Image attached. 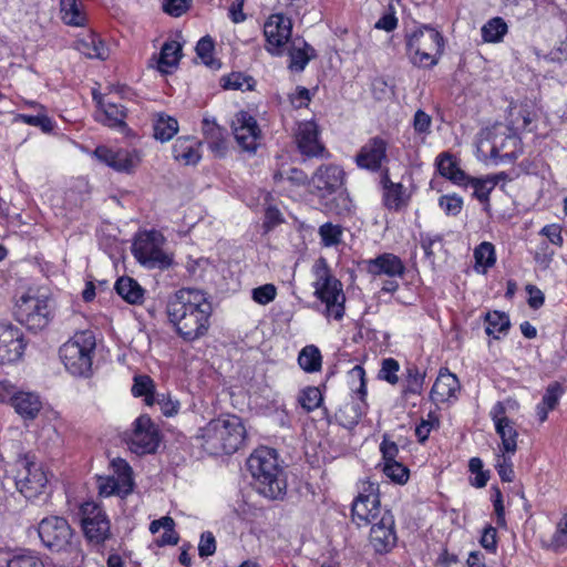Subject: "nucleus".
I'll list each match as a JSON object with an SVG mask.
<instances>
[{
    "mask_svg": "<svg viewBox=\"0 0 567 567\" xmlns=\"http://www.w3.org/2000/svg\"><path fill=\"white\" fill-rule=\"evenodd\" d=\"M212 312L206 293L196 288L177 290L166 306L169 322L185 341H194L207 332Z\"/></svg>",
    "mask_w": 567,
    "mask_h": 567,
    "instance_id": "nucleus-1",
    "label": "nucleus"
},
{
    "mask_svg": "<svg viewBox=\"0 0 567 567\" xmlns=\"http://www.w3.org/2000/svg\"><path fill=\"white\" fill-rule=\"evenodd\" d=\"M291 32L290 18L281 13L271 14L264 24L267 50L275 55L287 54L288 69L302 72L316 52L302 38L292 37Z\"/></svg>",
    "mask_w": 567,
    "mask_h": 567,
    "instance_id": "nucleus-2",
    "label": "nucleus"
},
{
    "mask_svg": "<svg viewBox=\"0 0 567 567\" xmlns=\"http://www.w3.org/2000/svg\"><path fill=\"white\" fill-rule=\"evenodd\" d=\"M250 475L255 491L270 501H282L287 494V476L276 450L260 446L250 454Z\"/></svg>",
    "mask_w": 567,
    "mask_h": 567,
    "instance_id": "nucleus-3",
    "label": "nucleus"
},
{
    "mask_svg": "<svg viewBox=\"0 0 567 567\" xmlns=\"http://www.w3.org/2000/svg\"><path fill=\"white\" fill-rule=\"evenodd\" d=\"M519 153L520 141L507 125L496 123L477 135L476 155L480 161L513 162Z\"/></svg>",
    "mask_w": 567,
    "mask_h": 567,
    "instance_id": "nucleus-4",
    "label": "nucleus"
},
{
    "mask_svg": "<svg viewBox=\"0 0 567 567\" xmlns=\"http://www.w3.org/2000/svg\"><path fill=\"white\" fill-rule=\"evenodd\" d=\"M245 434V426L238 416L219 417L202 430V446L212 455L231 454L243 444Z\"/></svg>",
    "mask_w": 567,
    "mask_h": 567,
    "instance_id": "nucleus-5",
    "label": "nucleus"
},
{
    "mask_svg": "<svg viewBox=\"0 0 567 567\" xmlns=\"http://www.w3.org/2000/svg\"><path fill=\"white\" fill-rule=\"evenodd\" d=\"M95 339L91 331L75 333L60 348V359L65 369L75 377H90Z\"/></svg>",
    "mask_w": 567,
    "mask_h": 567,
    "instance_id": "nucleus-6",
    "label": "nucleus"
},
{
    "mask_svg": "<svg viewBox=\"0 0 567 567\" xmlns=\"http://www.w3.org/2000/svg\"><path fill=\"white\" fill-rule=\"evenodd\" d=\"M53 309L54 306L49 296L30 289L18 299L14 316L29 330L39 331L52 320Z\"/></svg>",
    "mask_w": 567,
    "mask_h": 567,
    "instance_id": "nucleus-7",
    "label": "nucleus"
},
{
    "mask_svg": "<svg viewBox=\"0 0 567 567\" xmlns=\"http://www.w3.org/2000/svg\"><path fill=\"white\" fill-rule=\"evenodd\" d=\"M313 274L315 295L326 303L327 316L336 320L342 319L344 315L342 285L330 274L326 259L320 258L315 262Z\"/></svg>",
    "mask_w": 567,
    "mask_h": 567,
    "instance_id": "nucleus-8",
    "label": "nucleus"
},
{
    "mask_svg": "<svg viewBox=\"0 0 567 567\" xmlns=\"http://www.w3.org/2000/svg\"><path fill=\"white\" fill-rule=\"evenodd\" d=\"M406 47L414 65L431 68L437 63L443 52L444 40L435 29L423 27L409 35Z\"/></svg>",
    "mask_w": 567,
    "mask_h": 567,
    "instance_id": "nucleus-9",
    "label": "nucleus"
},
{
    "mask_svg": "<svg viewBox=\"0 0 567 567\" xmlns=\"http://www.w3.org/2000/svg\"><path fill=\"white\" fill-rule=\"evenodd\" d=\"M162 241V235L155 230L141 234L132 246L134 257L148 268H168L172 259L163 251Z\"/></svg>",
    "mask_w": 567,
    "mask_h": 567,
    "instance_id": "nucleus-10",
    "label": "nucleus"
},
{
    "mask_svg": "<svg viewBox=\"0 0 567 567\" xmlns=\"http://www.w3.org/2000/svg\"><path fill=\"white\" fill-rule=\"evenodd\" d=\"M124 441L130 451L137 455L155 453L159 444V431L152 419L143 414L134 421L131 432L124 433Z\"/></svg>",
    "mask_w": 567,
    "mask_h": 567,
    "instance_id": "nucleus-11",
    "label": "nucleus"
},
{
    "mask_svg": "<svg viewBox=\"0 0 567 567\" xmlns=\"http://www.w3.org/2000/svg\"><path fill=\"white\" fill-rule=\"evenodd\" d=\"M81 525L85 538L93 545H102L111 537V523L105 511L94 502H86L80 508Z\"/></svg>",
    "mask_w": 567,
    "mask_h": 567,
    "instance_id": "nucleus-12",
    "label": "nucleus"
},
{
    "mask_svg": "<svg viewBox=\"0 0 567 567\" xmlns=\"http://www.w3.org/2000/svg\"><path fill=\"white\" fill-rule=\"evenodd\" d=\"M17 475L14 482L18 491L25 498H34L41 494L48 483V477L42 467L29 456L16 462Z\"/></svg>",
    "mask_w": 567,
    "mask_h": 567,
    "instance_id": "nucleus-13",
    "label": "nucleus"
},
{
    "mask_svg": "<svg viewBox=\"0 0 567 567\" xmlns=\"http://www.w3.org/2000/svg\"><path fill=\"white\" fill-rule=\"evenodd\" d=\"M42 544L52 551L65 550L73 537V530L68 520L60 516L43 518L38 527Z\"/></svg>",
    "mask_w": 567,
    "mask_h": 567,
    "instance_id": "nucleus-14",
    "label": "nucleus"
},
{
    "mask_svg": "<svg viewBox=\"0 0 567 567\" xmlns=\"http://www.w3.org/2000/svg\"><path fill=\"white\" fill-rule=\"evenodd\" d=\"M385 509L381 508L378 486L364 483L352 504V519L359 526H368L378 520Z\"/></svg>",
    "mask_w": 567,
    "mask_h": 567,
    "instance_id": "nucleus-15",
    "label": "nucleus"
},
{
    "mask_svg": "<svg viewBox=\"0 0 567 567\" xmlns=\"http://www.w3.org/2000/svg\"><path fill=\"white\" fill-rule=\"evenodd\" d=\"M346 173L336 164L320 165L310 178V185L319 199H326L344 186Z\"/></svg>",
    "mask_w": 567,
    "mask_h": 567,
    "instance_id": "nucleus-16",
    "label": "nucleus"
},
{
    "mask_svg": "<svg viewBox=\"0 0 567 567\" xmlns=\"http://www.w3.org/2000/svg\"><path fill=\"white\" fill-rule=\"evenodd\" d=\"M25 349L23 333L10 322H0V364L19 361Z\"/></svg>",
    "mask_w": 567,
    "mask_h": 567,
    "instance_id": "nucleus-17",
    "label": "nucleus"
},
{
    "mask_svg": "<svg viewBox=\"0 0 567 567\" xmlns=\"http://www.w3.org/2000/svg\"><path fill=\"white\" fill-rule=\"evenodd\" d=\"M296 143L298 151L306 157L328 158L330 156L319 140V128L313 121L299 123L296 132Z\"/></svg>",
    "mask_w": 567,
    "mask_h": 567,
    "instance_id": "nucleus-18",
    "label": "nucleus"
},
{
    "mask_svg": "<svg viewBox=\"0 0 567 567\" xmlns=\"http://www.w3.org/2000/svg\"><path fill=\"white\" fill-rule=\"evenodd\" d=\"M369 542L377 553H388L396 543L394 517L390 511H384L382 516L370 524Z\"/></svg>",
    "mask_w": 567,
    "mask_h": 567,
    "instance_id": "nucleus-19",
    "label": "nucleus"
},
{
    "mask_svg": "<svg viewBox=\"0 0 567 567\" xmlns=\"http://www.w3.org/2000/svg\"><path fill=\"white\" fill-rule=\"evenodd\" d=\"M113 465L117 468L118 475L100 477L99 494L106 497L114 494L126 496L133 491L132 468L123 460L113 462Z\"/></svg>",
    "mask_w": 567,
    "mask_h": 567,
    "instance_id": "nucleus-20",
    "label": "nucleus"
},
{
    "mask_svg": "<svg viewBox=\"0 0 567 567\" xmlns=\"http://www.w3.org/2000/svg\"><path fill=\"white\" fill-rule=\"evenodd\" d=\"M388 142L380 136H374L360 148L355 156V163L360 168L377 172L386 161Z\"/></svg>",
    "mask_w": 567,
    "mask_h": 567,
    "instance_id": "nucleus-21",
    "label": "nucleus"
},
{
    "mask_svg": "<svg viewBox=\"0 0 567 567\" xmlns=\"http://www.w3.org/2000/svg\"><path fill=\"white\" fill-rule=\"evenodd\" d=\"M94 156L117 172L130 173L136 166L134 155L127 150L113 151L106 146H97Z\"/></svg>",
    "mask_w": 567,
    "mask_h": 567,
    "instance_id": "nucleus-22",
    "label": "nucleus"
},
{
    "mask_svg": "<svg viewBox=\"0 0 567 567\" xmlns=\"http://www.w3.org/2000/svg\"><path fill=\"white\" fill-rule=\"evenodd\" d=\"M365 270L372 276L402 277L405 271L403 261L395 255L384 252L364 261Z\"/></svg>",
    "mask_w": 567,
    "mask_h": 567,
    "instance_id": "nucleus-23",
    "label": "nucleus"
},
{
    "mask_svg": "<svg viewBox=\"0 0 567 567\" xmlns=\"http://www.w3.org/2000/svg\"><path fill=\"white\" fill-rule=\"evenodd\" d=\"M460 381L449 370H441L430 392V399L435 403H445L456 396Z\"/></svg>",
    "mask_w": 567,
    "mask_h": 567,
    "instance_id": "nucleus-24",
    "label": "nucleus"
},
{
    "mask_svg": "<svg viewBox=\"0 0 567 567\" xmlns=\"http://www.w3.org/2000/svg\"><path fill=\"white\" fill-rule=\"evenodd\" d=\"M537 117L535 105L530 102L512 103L508 109V122L513 131L529 130Z\"/></svg>",
    "mask_w": 567,
    "mask_h": 567,
    "instance_id": "nucleus-25",
    "label": "nucleus"
},
{
    "mask_svg": "<svg viewBox=\"0 0 567 567\" xmlns=\"http://www.w3.org/2000/svg\"><path fill=\"white\" fill-rule=\"evenodd\" d=\"M203 133L209 150L218 157H223L227 151L226 130L219 126L215 120H203Z\"/></svg>",
    "mask_w": 567,
    "mask_h": 567,
    "instance_id": "nucleus-26",
    "label": "nucleus"
},
{
    "mask_svg": "<svg viewBox=\"0 0 567 567\" xmlns=\"http://www.w3.org/2000/svg\"><path fill=\"white\" fill-rule=\"evenodd\" d=\"M383 203L388 209L400 210L408 204V196L401 183H393L388 173L382 176Z\"/></svg>",
    "mask_w": 567,
    "mask_h": 567,
    "instance_id": "nucleus-27",
    "label": "nucleus"
},
{
    "mask_svg": "<svg viewBox=\"0 0 567 567\" xmlns=\"http://www.w3.org/2000/svg\"><path fill=\"white\" fill-rule=\"evenodd\" d=\"M200 142L190 137H178L173 145V156L185 165H195L200 159Z\"/></svg>",
    "mask_w": 567,
    "mask_h": 567,
    "instance_id": "nucleus-28",
    "label": "nucleus"
},
{
    "mask_svg": "<svg viewBox=\"0 0 567 567\" xmlns=\"http://www.w3.org/2000/svg\"><path fill=\"white\" fill-rule=\"evenodd\" d=\"M11 404L16 412L24 419L33 420L40 412V398L31 392H19L12 395Z\"/></svg>",
    "mask_w": 567,
    "mask_h": 567,
    "instance_id": "nucleus-29",
    "label": "nucleus"
},
{
    "mask_svg": "<svg viewBox=\"0 0 567 567\" xmlns=\"http://www.w3.org/2000/svg\"><path fill=\"white\" fill-rule=\"evenodd\" d=\"M439 173L456 185L466 186L470 177L458 167L456 159L449 153H442L436 158Z\"/></svg>",
    "mask_w": 567,
    "mask_h": 567,
    "instance_id": "nucleus-30",
    "label": "nucleus"
},
{
    "mask_svg": "<svg viewBox=\"0 0 567 567\" xmlns=\"http://www.w3.org/2000/svg\"><path fill=\"white\" fill-rule=\"evenodd\" d=\"M114 288L117 295L131 305H141L144 301L145 290L135 279L128 276L120 277Z\"/></svg>",
    "mask_w": 567,
    "mask_h": 567,
    "instance_id": "nucleus-31",
    "label": "nucleus"
},
{
    "mask_svg": "<svg viewBox=\"0 0 567 567\" xmlns=\"http://www.w3.org/2000/svg\"><path fill=\"white\" fill-rule=\"evenodd\" d=\"M264 219L261 224L262 233L266 235L277 226L285 223V217L280 209L275 204V199L270 193H265L262 196Z\"/></svg>",
    "mask_w": 567,
    "mask_h": 567,
    "instance_id": "nucleus-32",
    "label": "nucleus"
},
{
    "mask_svg": "<svg viewBox=\"0 0 567 567\" xmlns=\"http://www.w3.org/2000/svg\"><path fill=\"white\" fill-rule=\"evenodd\" d=\"M104 125L112 128L123 130L126 127V111L122 105L109 102L106 103L96 117Z\"/></svg>",
    "mask_w": 567,
    "mask_h": 567,
    "instance_id": "nucleus-33",
    "label": "nucleus"
},
{
    "mask_svg": "<svg viewBox=\"0 0 567 567\" xmlns=\"http://www.w3.org/2000/svg\"><path fill=\"white\" fill-rule=\"evenodd\" d=\"M76 49L90 59L96 58L104 60L107 56L106 45L95 33H90L86 38L79 40Z\"/></svg>",
    "mask_w": 567,
    "mask_h": 567,
    "instance_id": "nucleus-34",
    "label": "nucleus"
},
{
    "mask_svg": "<svg viewBox=\"0 0 567 567\" xmlns=\"http://www.w3.org/2000/svg\"><path fill=\"white\" fill-rule=\"evenodd\" d=\"M154 137L161 142L172 140L178 132V122L176 118L164 113H158L153 123Z\"/></svg>",
    "mask_w": 567,
    "mask_h": 567,
    "instance_id": "nucleus-35",
    "label": "nucleus"
},
{
    "mask_svg": "<svg viewBox=\"0 0 567 567\" xmlns=\"http://www.w3.org/2000/svg\"><path fill=\"white\" fill-rule=\"evenodd\" d=\"M182 56V47L176 41L165 42L162 47L157 68L162 73H168L169 68H175Z\"/></svg>",
    "mask_w": 567,
    "mask_h": 567,
    "instance_id": "nucleus-36",
    "label": "nucleus"
},
{
    "mask_svg": "<svg viewBox=\"0 0 567 567\" xmlns=\"http://www.w3.org/2000/svg\"><path fill=\"white\" fill-rule=\"evenodd\" d=\"M320 200L329 213L336 215H346L350 213L352 207V200L343 187L332 196Z\"/></svg>",
    "mask_w": 567,
    "mask_h": 567,
    "instance_id": "nucleus-37",
    "label": "nucleus"
},
{
    "mask_svg": "<svg viewBox=\"0 0 567 567\" xmlns=\"http://www.w3.org/2000/svg\"><path fill=\"white\" fill-rule=\"evenodd\" d=\"M132 393L136 398L143 396L146 405H153L155 402V383L147 374L135 375Z\"/></svg>",
    "mask_w": 567,
    "mask_h": 567,
    "instance_id": "nucleus-38",
    "label": "nucleus"
},
{
    "mask_svg": "<svg viewBox=\"0 0 567 567\" xmlns=\"http://www.w3.org/2000/svg\"><path fill=\"white\" fill-rule=\"evenodd\" d=\"M475 269L478 272H486V270L494 266L496 261L494 245L488 241L481 243L474 249Z\"/></svg>",
    "mask_w": 567,
    "mask_h": 567,
    "instance_id": "nucleus-39",
    "label": "nucleus"
},
{
    "mask_svg": "<svg viewBox=\"0 0 567 567\" xmlns=\"http://www.w3.org/2000/svg\"><path fill=\"white\" fill-rule=\"evenodd\" d=\"M79 0H60L61 19L64 23L74 27H82L85 23V16L80 10Z\"/></svg>",
    "mask_w": 567,
    "mask_h": 567,
    "instance_id": "nucleus-40",
    "label": "nucleus"
},
{
    "mask_svg": "<svg viewBox=\"0 0 567 567\" xmlns=\"http://www.w3.org/2000/svg\"><path fill=\"white\" fill-rule=\"evenodd\" d=\"M502 177L503 174L489 175L485 178L470 177L467 185H471L474 188V195L480 202L486 203L488 202L491 192L495 188Z\"/></svg>",
    "mask_w": 567,
    "mask_h": 567,
    "instance_id": "nucleus-41",
    "label": "nucleus"
},
{
    "mask_svg": "<svg viewBox=\"0 0 567 567\" xmlns=\"http://www.w3.org/2000/svg\"><path fill=\"white\" fill-rule=\"evenodd\" d=\"M508 27L503 18L495 17L489 19L482 27V38L485 42L488 43H497L503 40L504 35L507 33Z\"/></svg>",
    "mask_w": 567,
    "mask_h": 567,
    "instance_id": "nucleus-42",
    "label": "nucleus"
},
{
    "mask_svg": "<svg viewBox=\"0 0 567 567\" xmlns=\"http://www.w3.org/2000/svg\"><path fill=\"white\" fill-rule=\"evenodd\" d=\"M486 328L485 332L488 336H493L495 339H499L498 334H506L509 327V318L506 313L499 311L488 312L486 315Z\"/></svg>",
    "mask_w": 567,
    "mask_h": 567,
    "instance_id": "nucleus-43",
    "label": "nucleus"
},
{
    "mask_svg": "<svg viewBox=\"0 0 567 567\" xmlns=\"http://www.w3.org/2000/svg\"><path fill=\"white\" fill-rule=\"evenodd\" d=\"M495 431L502 440V451L507 454H514L517 450L518 436V433L514 427V422L509 420L502 424H497V426H495Z\"/></svg>",
    "mask_w": 567,
    "mask_h": 567,
    "instance_id": "nucleus-44",
    "label": "nucleus"
},
{
    "mask_svg": "<svg viewBox=\"0 0 567 567\" xmlns=\"http://www.w3.org/2000/svg\"><path fill=\"white\" fill-rule=\"evenodd\" d=\"M300 368L307 372H316L321 368V353L315 346L305 347L298 357Z\"/></svg>",
    "mask_w": 567,
    "mask_h": 567,
    "instance_id": "nucleus-45",
    "label": "nucleus"
},
{
    "mask_svg": "<svg viewBox=\"0 0 567 567\" xmlns=\"http://www.w3.org/2000/svg\"><path fill=\"white\" fill-rule=\"evenodd\" d=\"M214 49V40L209 35H205L197 42L195 50L205 65L218 70L221 63L219 60L213 58Z\"/></svg>",
    "mask_w": 567,
    "mask_h": 567,
    "instance_id": "nucleus-46",
    "label": "nucleus"
},
{
    "mask_svg": "<svg viewBox=\"0 0 567 567\" xmlns=\"http://www.w3.org/2000/svg\"><path fill=\"white\" fill-rule=\"evenodd\" d=\"M334 417L341 426L351 429L358 424L361 412L354 402H347L336 412Z\"/></svg>",
    "mask_w": 567,
    "mask_h": 567,
    "instance_id": "nucleus-47",
    "label": "nucleus"
},
{
    "mask_svg": "<svg viewBox=\"0 0 567 567\" xmlns=\"http://www.w3.org/2000/svg\"><path fill=\"white\" fill-rule=\"evenodd\" d=\"M230 126L238 145L244 151H248V144L246 142L248 132V113L244 110L239 111L231 121Z\"/></svg>",
    "mask_w": 567,
    "mask_h": 567,
    "instance_id": "nucleus-48",
    "label": "nucleus"
},
{
    "mask_svg": "<svg viewBox=\"0 0 567 567\" xmlns=\"http://www.w3.org/2000/svg\"><path fill=\"white\" fill-rule=\"evenodd\" d=\"M322 394L317 386H308L301 391L298 402L307 412H311L319 408L322 403Z\"/></svg>",
    "mask_w": 567,
    "mask_h": 567,
    "instance_id": "nucleus-49",
    "label": "nucleus"
},
{
    "mask_svg": "<svg viewBox=\"0 0 567 567\" xmlns=\"http://www.w3.org/2000/svg\"><path fill=\"white\" fill-rule=\"evenodd\" d=\"M425 380V373H422L417 368L411 367L406 369V385L404 393L421 394Z\"/></svg>",
    "mask_w": 567,
    "mask_h": 567,
    "instance_id": "nucleus-50",
    "label": "nucleus"
},
{
    "mask_svg": "<svg viewBox=\"0 0 567 567\" xmlns=\"http://www.w3.org/2000/svg\"><path fill=\"white\" fill-rule=\"evenodd\" d=\"M7 567H44V565L33 551L22 550L8 560Z\"/></svg>",
    "mask_w": 567,
    "mask_h": 567,
    "instance_id": "nucleus-51",
    "label": "nucleus"
},
{
    "mask_svg": "<svg viewBox=\"0 0 567 567\" xmlns=\"http://www.w3.org/2000/svg\"><path fill=\"white\" fill-rule=\"evenodd\" d=\"M319 235L323 246L331 247L338 245L341 241L342 229L339 225L326 223L320 226Z\"/></svg>",
    "mask_w": 567,
    "mask_h": 567,
    "instance_id": "nucleus-52",
    "label": "nucleus"
},
{
    "mask_svg": "<svg viewBox=\"0 0 567 567\" xmlns=\"http://www.w3.org/2000/svg\"><path fill=\"white\" fill-rule=\"evenodd\" d=\"M277 297V287L274 284H265L251 291V298L255 302L266 306L272 302Z\"/></svg>",
    "mask_w": 567,
    "mask_h": 567,
    "instance_id": "nucleus-53",
    "label": "nucleus"
},
{
    "mask_svg": "<svg viewBox=\"0 0 567 567\" xmlns=\"http://www.w3.org/2000/svg\"><path fill=\"white\" fill-rule=\"evenodd\" d=\"M383 472L393 482L399 484H404L409 480L408 468L399 462L385 463Z\"/></svg>",
    "mask_w": 567,
    "mask_h": 567,
    "instance_id": "nucleus-54",
    "label": "nucleus"
},
{
    "mask_svg": "<svg viewBox=\"0 0 567 567\" xmlns=\"http://www.w3.org/2000/svg\"><path fill=\"white\" fill-rule=\"evenodd\" d=\"M439 205L446 215L457 216L463 208V199L457 195H443L439 199Z\"/></svg>",
    "mask_w": 567,
    "mask_h": 567,
    "instance_id": "nucleus-55",
    "label": "nucleus"
},
{
    "mask_svg": "<svg viewBox=\"0 0 567 567\" xmlns=\"http://www.w3.org/2000/svg\"><path fill=\"white\" fill-rule=\"evenodd\" d=\"M550 547L555 550L567 548V515L558 522Z\"/></svg>",
    "mask_w": 567,
    "mask_h": 567,
    "instance_id": "nucleus-56",
    "label": "nucleus"
},
{
    "mask_svg": "<svg viewBox=\"0 0 567 567\" xmlns=\"http://www.w3.org/2000/svg\"><path fill=\"white\" fill-rule=\"evenodd\" d=\"M192 0H163L162 9L171 17L183 16L190 7Z\"/></svg>",
    "mask_w": 567,
    "mask_h": 567,
    "instance_id": "nucleus-57",
    "label": "nucleus"
},
{
    "mask_svg": "<svg viewBox=\"0 0 567 567\" xmlns=\"http://www.w3.org/2000/svg\"><path fill=\"white\" fill-rule=\"evenodd\" d=\"M496 470L503 482L509 483L514 481L515 473L511 456H506L504 452L497 455Z\"/></svg>",
    "mask_w": 567,
    "mask_h": 567,
    "instance_id": "nucleus-58",
    "label": "nucleus"
},
{
    "mask_svg": "<svg viewBox=\"0 0 567 567\" xmlns=\"http://www.w3.org/2000/svg\"><path fill=\"white\" fill-rule=\"evenodd\" d=\"M399 363L396 360L389 358L384 359L382 362L381 370L379 372V377L382 380H385L390 384H396L399 381L398 378Z\"/></svg>",
    "mask_w": 567,
    "mask_h": 567,
    "instance_id": "nucleus-59",
    "label": "nucleus"
},
{
    "mask_svg": "<svg viewBox=\"0 0 567 567\" xmlns=\"http://www.w3.org/2000/svg\"><path fill=\"white\" fill-rule=\"evenodd\" d=\"M563 394V388L559 383L555 382L548 385L543 396L542 404L554 410Z\"/></svg>",
    "mask_w": 567,
    "mask_h": 567,
    "instance_id": "nucleus-60",
    "label": "nucleus"
},
{
    "mask_svg": "<svg viewBox=\"0 0 567 567\" xmlns=\"http://www.w3.org/2000/svg\"><path fill=\"white\" fill-rule=\"evenodd\" d=\"M439 425L437 417L433 416L431 413L429 414L427 420H422L421 423L415 429V435L417 440L423 443L429 437L431 431Z\"/></svg>",
    "mask_w": 567,
    "mask_h": 567,
    "instance_id": "nucleus-61",
    "label": "nucleus"
},
{
    "mask_svg": "<svg viewBox=\"0 0 567 567\" xmlns=\"http://www.w3.org/2000/svg\"><path fill=\"white\" fill-rule=\"evenodd\" d=\"M432 118L422 110H417L413 118L414 131L419 134H429L431 132Z\"/></svg>",
    "mask_w": 567,
    "mask_h": 567,
    "instance_id": "nucleus-62",
    "label": "nucleus"
},
{
    "mask_svg": "<svg viewBox=\"0 0 567 567\" xmlns=\"http://www.w3.org/2000/svg\"><path fill=\"white\" fill-rule=\"evenodd\" d=\"M216 551V540L210 532H205L200 536V542L198 545V554L200 557H208L214 555Z\"/></svg>",
    "mask_w": 567,
    "mask_h": 567,
    "instance_id": "nucleus-63",
    "label": "nucleus"
},
{
    "mask_svg": "<svg viewBox=\"0 0 567 567\" xmlns=\"http://www.w3.org/2000/svg\"><path fill=\"white\" fill-rule=\"evenodd\" d=\"M246 82H248V78L237 72L224 75L220 79V85L224 90H239Z\"/></svg>",
    "mask_w": 567,
    "mask_h": 567,
    "instance_id": "nucleus-64",
    "label": "nucleus"
}]
</instances>
